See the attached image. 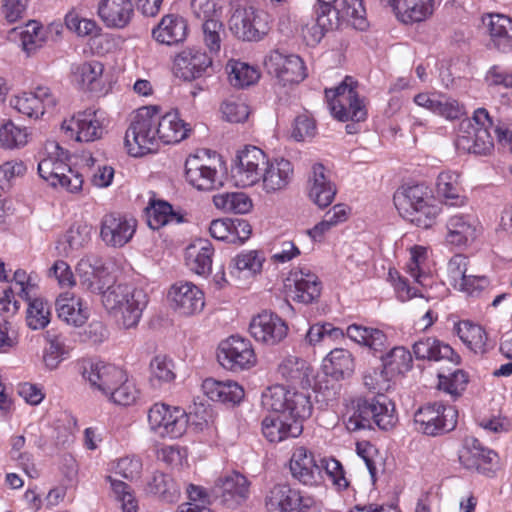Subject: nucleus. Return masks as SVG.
<instances>
[{
  "label": "nucleus",
  "mask_w": 512,
  "mask_h": 512,
  "mask_svg": "<svg viewBox=\"0 0 512 512\" xmlns=\"http://www.w3.org/2000/svg\"><path fill=\"white\" fill-rule=\"evenodd\" d=\"M80 284L93 293H101L110 286V276L102 258L97 255H87L83 257L76 267Z\"/></svg>",
  "instance_id": "6ab92c4d"
},
{
  "label": "nucleus",
  "mask_w": 512,
  "mask_h": 512,
  "mask_svg": "<svg viewBox=\"0 0 512 512\" xmlns=\"http://www.w3.org/2000/svg\"><path fill=\"white\" fill-rule=\"evenodd\" d=\"M278 372L289 383L303 389L311 386L312 369L309 363L296 356H288L278 367Z\"/></svg>",
  "instance_id": "a18cd8bd"
},
{
  "label": "nucleus",
  "mask_w": 512,
  "mask_h": 512,
  "mask_svg": "<svg viewBox=\"0 0 512 512\" xmlns=\"http://www.w3.org/2000/svg\"><path fill=\"white\" fill-rule=\"evenodd\" d=\"M226 70L230 84L237 88L253 85L260 77L255 67L239 60H230L226 65Z\"/></svg>",
  "instance_id": "09e8293b"
},
{
  "label": "nucleus",
  "mask_w": 512,
  "mask_h": 512,
  "mask_svg": "<svg viewBox=\"0 0 512 512\" xmlns=\"http://www.w3.org/2000/svg\"><path fill=\"white\" fill-rule=\"evenodd\" d=\"M303 431V425L292 422L287 414H271L262 420V433L271 443H278L288 438H296Z\"/></svg>",
  "instance_id": "bb28decb"
},
{
  "label": "nucleus",
  "mask_w": 512,
  "mask_h": 512,
  "mask_svg": "<svg viewBox=\"0 0 512 512\" xmlns=\"http://www.w3.org/2000/svg\"><path fill=\"white\" fill-rule=\"evenodd\" d=\"M107 397L115 404L128 406L136 402L139 397V391L125 374V378L121 383H118L112 388L111 393H108Z\"/></svg>",
  "instance_id": "0e129e2a"
},
{
  "label": "nucleus",
  "mask_w": 512,
  "mask_h": 512,
  "mask_svg": "<svg viewBox=\"0 0 512 512\" xmlns=\"http://www.w3.org/2000/svg\"><path fill=\"white\" fill-rule=\"evenodd\" d=\"M457 410L441 403H429L420 407L414 415L418 432L428 436H438L452 431L457 424Z\"/></svg>",
  "instance_id": "0eeeda50"
},
{
  "label": "nucleus",
  "mask_w": 512,
  "mask_h": 512,
  "mask_svg": "<svg viewBox=\"0 0 512 512\" xmlns=\"http://www.w3.org/2000/svg\"><path fill=\"white\" fill-rule=\"evenodd\" d=\"M97 13L106 27L122 29L131 22L134 6L131 0H101Z\"/></svg>",
  "instance_id": "a878e982"
},
{
  "label": "nucleus",
  "mask_w": 512,
  "mask_h": 512,
  "mask_svg": "<svg viewBox=\"0 0 512 512\" xmlns=\"http://www.w3.org/2000/svg\"><path fill=\"white\" fill-rule=\"evenodd\" d=\"M309 184V198L319 208H326L333 202L337 189L326 174L325 167L322 164L316 163L312 166Z\"/></svg>",
  "instance_id": "c85d7f7f"
},
{
  "label": "nucleus",
  "mask_w": 512,
  "mask_h": 512,
  "mask_svg": "<svg viewBox=\"0 0 512 512\" xmlns=\"http://www.w3.org/2000/svg\"><path fill=\"white\" fill-rule=\"evenodd\" d=\"M459 338L475 353H484L487 350V334L477 324L469 321H461L456 326Z\"/></svg>",
  "instance_id": "de8ad7c7"
},
{
  "label": "nucleus",
  "mask_w": 512,
  "mask_h": 512,
  "mask_svg": "<svg viewBox=\"0 0 512 512\" xmlns=\"http://www.w3.org/2000/svg\"><path fill=\"white\" fill-rule=\"evenodd\" d=\"M156 126L158 141L164 144L179 143L191 131L189 125L180 119L177 112H168L161 115L160 108L156 106Z\"/></svg>",
  "instance_id": "2f4dec72"
},
{
  "label": "nucleus",
  "mask_w": 512,
  "mask_h": 512,
  "mask_svg": "<svg viewBox=\"0 0 512 512\" xmlns=\"http://www.w3.org/2000/svg\"><path fill=\"white\" fill-rule=\"evenodd\" d=\"M438 378L439 388L455 398L462 394L469 382L468 374L461 369L454 371L448 376L439 374Z\"/></svg>",
  "instance_id": "69168bd1"
},
{
  "label": "nucleus",
  "mask_w": 512,
  "mask_h": 512,
  "mask_svg": "<svg viewBox=\"0 0 512 512\" xmlns=\"http://www.w3.org/2000/svg\"><path fill=\"white\" fill-rule=\"evenodd\" d=\"M382 366L394 376L395 374H403L412 367V355L409 350L404 347H394L385 356L380 357Z\"/></svg>",
  "instance_id": "6e6d98bb"
},
{
  "label": "nucleus",
  "mask_w": 512,
  "mask_h": 512,
  "mask_svg": "<svg viewBox=\"0 0 512 512\" xmlns=\"http://www.w3.org/2000/svg\"><path fill=\"white\" fill-rule=\"evenodd\" d=\"M293 175V165L289 160L280 158L270 161L267 158V165H265L260 181L267 193H274L285 189Z\"/></svg>",
  "instance_id": "cd10ccee"
},
{
  "label": "nucleus",
  "mask_w": 512,
  "mask_h": 512,
  "mask_svg": "<svg viewBox=\"0 0 512 512\" xmlns=\"http://www.w3.org/2000/svg\"><path fill=\"white\" fill-rule=\"evenodd\" d=\"M28 133L26 128H20L11 121L0 127V146L5 149H14L27 143Z\"/></svg>",
  "instance_id": "e2e57ef3"
},
{
  "label": "nucleus",
  "mask_w": 512,
  "mask_h": 512,
  "mask_svg": "<svg viewBox=\"0 0 512 512\" xmlns=\"http://www.w3.org/2000/svg\"><path fill=\"white\" fill-rule=\"evenodd\" d=\"M82 375L92 387L98 389L105 396L111 393L112 388L125 378V372L122 369L103 362L88 363L84 366Z\"/></svg>",
  "instance_id": "b1692460"
},
{
  "label": "nucleus",
  "mask_w": 512,
  "mask_h": 512,
  "mask_svg": "<svg viewBox=\"0 0 512 512\" xmlns=\"http://www.w3.org/2000/svg\"><path fill=\"white\" fill-rule=\"evenodd\" d=\"M338 25L339 23L333 17L325 18L324 16L316 15L315 23L303 28V35L310 44H317L326 32L337 28Z\"/></svg>",
  "instance_id": "774afa93"
},
{
  "label": "nucleus",
  "mask_w": 512,
  "mask_h": 512,
  "mask_svg": "<svg viewBox=\"0 0 512 512\" xmlns=\"http://www.w3.org/2000/svg\"><path fill=\"white\" fill-rule=\"evenodd\" d=\"M267 158L266 154L256 146H247L239 151L231 169L236 185L249 187L258 183L267 165Z\"/></svg>",
  "instance_id": "9b49d317"
},
{
  "label": "nucleus",
  "mask_w": 512,
  "mask_h": 512,
  "mask_svg": "<svg viewBox=\"0 0 512 512\" xmlns=\"http://www.w3.org/2000/svg\"><path fill=\"white\" fill-rule=\"evenodd\" d=\"M477 225L478 221L472 214H453L446 222V239L456 246L465 245L476 238Z\"/></svg>",
  "instance_id": "72a5a7b5"
},
{
  "label": "nucleus",
  "mask_w": 512,
  "mask_h": 512,
  "mask_svg": "<svg viewBox=\"0 0 512 512\" xmlns=\"http://www.w3.org/2000/svg\"><path fill=\"white\" fill-rule=\"evenodd\" d=\"M102 113L98 110L87 109L78 112L71 119L62 123V129L79 142H93L102 137L104 128Z\"/></svg>",
  "instance_id": "dca6fc26"
},
{
  "label": "nucleus",
  "mask_w": 512,
  "mask_h": 512,
  "mask_svg": "<svg viewBox=\"0 0 512 512\" xmlns=\"http://www.w3.org/2000/svg\"><path fill=\"white\" fill-rule=\"evenodd\" d=\"M146 490L148 493L157 495L163 501L169 503L177 501L180 495V487L175 483L173 478L162 472H156L153 475Z\"/></svg>",
  "instance_id": "8fccbe9b"
},
{
  "label": "nucleus",
  "mask_w": 512,
  "mask_h": 512,
  "mask_svg": "<svg viewBox=\"0 0 512 512\" xmlns=\"http://www.w3.org/2000/svg\"><path fill=\"white\" fill-rule=\"evenodd\" d=\"M355 366L353 354L344 348L331 350L323 360L325 373L336 380L350 378L355 371Z\"/></svg>",
  "instance_id": "a19ab883"
},
{
  "label": "nucleus",
  "mask_w": 512,
  "mask_h": 512,
  "mask_svg": "<svg viewBox=\"0 0 512 512\" xmlns=\"http://www.w3.org/2000/svg\"><path fill=\"white\" fill-rule=\"evenodd\" d=\"M325 95L332 115L339 121L346 122L351 120L361 122L366 119L367 112L365 106L358 98L351 77L347 76L334 89H326Z\"/></svg>",
  "instance_id": "423d86ee"
},
{
  "label": "nucleus",
  "mask_w": 512,
  "mask_h": 512,
  "mask_svg": "<svg viewBox=\"0 0 512 512\" xmlns=\"http://www.w3.org/2000/svg\"><path fill=\"white\" fill-rule=\"evenodd\" d=\"M13 31H19L22 47L28 54L34 53L47 41V31L37 21H29L25 26L14 28Z\"/></svg>",
  "instance_id": "3c124183"
},
{
  "label": "nucleus",
  "mask_w": 512,
  "mask_h": 512,
  "mask_svg": "<svg viewBox=\"0 0 512 512\" xmlns=\"http://www.w3.org/2000/svg\"><path fill=\"white\" fill-rule=\"evenodd\" d=\"M230 31L244 41H258L268 33L266 14L253 6H237L230 19Z\"/></svg>",
  "instance_id": "1a4fd4ad"
},
{
  "label": "nucleus",
  "mask_w": 512,
  "mask_h": 512,
  "mask_svg": "<svg viewBox=\"0 0 512 512\" xmlns=\"http://www.w3.org/2000/svg\"><path fill=\"white\" fill-rule=\"evenodd\" d=\"M312 404L309 395L304 392H288L285 414L292 422L303 425V421L311 416Z\"/></svg>",
  "instance_id": "864d4df0"
},
{
  "label": "nucleus",
  "mask_w": 512,
  "mask_h": 512,
  "mask_svg": "<svg viewBox=\"0 0 512 512\" xmlns=\"http://www.w3.org/2000/svg\"><path fill=\"white\" fill-rule=\"evenodd\" d=\"M493 139L489 130L473 128L471 121H461L456 147L460 151L476 155H487L493 149Z\"/></svg>",
  "instance_id": "5701e85b"
},
{
  "label": "nucleus",
  "mask_w": 512,
  "mask_h": 512,
  "mask_svg": "<svg viewBox=\"0 0 512 512\" xmlns=\"http://www.w3.org/2000/svg\"><path fill=\"white\" fill-rule=\"evenodd\" d=\"M265 256L258 250L242 251L233 257L229 264V273L239 280H249L262 272Z\"/></svg>",
  "instance_id": "c9c22d12"
},
{
  "label": "nucleus",
  "mask_w": 512,
  "mask_h": 512,
  "mask_svg": "<svg viewBox=\"0 0 512 512\" xmlns=\"http://www.w3.org/2000/svg\"><path fill=\"white\" fill-rule=\"evenodd\" d=\"M399 214L418 227L430 228L440 212L429 190L424 185H413L398 190L393 197Z\"/></svg>",
  "instance_id": "7ed1b4c3"
},
{
  "label": "nucleus",
  "mask_w": 512,
  "mask_h": 512,
  "mask_svg": "<svg viewBox=\"0 0 512 512\" xmlns=\"http://www.w3.org/2000/svg\"><path fill=\"white\" fill-rule=\"evenodd\" d=\"M216 164V156L210 157L207 150L190 155L185 162L186 180L198 190L208 191L221 186Z\"/></svg>",
  "instance_id": "9d476101"
},
{
  "label": "nucleus",
  "mask_w": 512,
  "mask_h": 512,
  "mask_svg": "<svg viewBox=\"0 0 512 512\" xmlns=\"http://www.w3.org/2000/svg\"><path fill=\"white\" fill-rule=\"evenodd\" d=\"M249 333L257 342L273 346L286 338L288 326L276 313L265 310L251 319Z\"/></svg>",
  "instance_id": "2eb2a0df"
},
{
  "label": "nucleus",
  "mask_w": 512,
  "mask_h": 512,
  "mask_svg": "<svg viewBox=\"0 0 512 512\" xmlns=\"http://www.w3.org/2000/svg\"><path fill=\"white\" fill-rule=\"evenodd\" d=\"M202 389L209 399L221 403L237 404L244 397V389L233 381L206 379L202 383Z\"/></svg>",
  "instance_id": "37998d69"
},
{
  "label": "nucleus",
  "mask_w": 512,
  "mask_h": 512,
  "mask_svg": "<svg viewBox=\"0 0 512 512\" xmlns=\"http://www.w3.org/2000/svg\"><path fill=\"white\" fill-rule=\"evenodd\" d=\"M28 304L26 322L29 328L39 330L45 328L50 322V307L42 298L26 301Z\"/></svg>",
  "instance_id": "bf43d9fd"
},
{
  "label": "nucleus",
  "mask_w": 512,
  "mask_h": 512,
  "mask_svg": "<svg viewBox=\"0 0 512 512\" xmlns=\"http://www.w3.org/2000/svg\"><path fill=\"white\" fill-rule=\"evenodd\" d=\"M315 503L312 495L285 484L274 485L265 497L267 512H308Z\"/></svg>",
  "instance_id": "f8f14e48"
},
{
  "label": "nucleus",
  "mask_w": 512,
  "mask_h": 512,
  "mask_svg": "<svg viewBox=\"0 0 512 512\" xmlns=\"http://www.w3.org/2000/svg\"><path fill=\"white\" fill-rule=\"evenodd\" d=\"M46 149L49 156L39 162V175L53 186L60 185L69 192H78L83 185V175L65 162L67 151L56 142L49 143Z\"/></svg>",
  "instance_id": "20e7f679"
},
{
  "label": "nucleus",
  "mask_w": 512,
  "mask_h": 512,
  "mask_svg": "<svg viewBox=\"0 0 512 512\" xmlns=\"http://www.w3.org/2000/svg\"><path fill=\"white\" fill-rule=\"evenodd\" d=\"M449 274L454 287L469 296H478L489 285L487 277L466 273V258L461 255H456L450 260Z\"/></svg>",
  "instance_id": "393cba45"
},
{
  "label": "nucleus",
  "mask_w": 512,
  "mask_h": 512,
  "mask_svg": "<svg viewBox=\"0 0 512 512\" xmlns=\"http://www.w3.org/2000/svg\"><path fill=\"white\" fill-rule=\"evenodd\" d=\"M224 36V26L219 17L203 21L202 39L210 54H217L220 51Z\"/></svg>",
  "instance_id": "052dcab7"
},
{
  "label": "nucleus",
  "mask_w": 512,
  "mask_h": 512,
  "mask_svg": "<svg viewBox=\"0 0 512 512\" xmlns=\"http://www.w3.org/2000/svg\"><path fill=\"white\" fill-rule=\"evenodd\" d=\"M289 469L292 477L303 485L317 486L322 482V466L316 462L313 452L304 446L293 449Z\"/></svg>",
  "instance_id": "a211bd4d"
},
{
  "label": "nucleus",
  "mask_w": 512,
  "mask_h": 512,
  "mask_svg": "<svg viewBox=\"0 0 512 512\" xmlns=\"http://www.w3.org/2000/svg\"><path fill=\"white\" fill-rule=\"evenodd\" d=\"M57 103L50 88L38 86L34 91L23 92L11 100V106L18 112L30 117L39 118Z\"/></svg>",
  "instance_id": "aec40b11"
},
{
  "label": "nucleus",
  "mask_w": 512,
  "mask_h": 512,
  "mask_svg": "<svg viewBox=\"0 0 512 512\" xmlns=\"http://www.w3.org/2000/svg\"><path fill=\"white\" fill-rule=\"evenodd\" d=\"M170 222H182V216L173 211L172 206L164 201H159L153 206V211L149 216V225L153 229H158Z\"/></svg>",
  "instance_id": "338daca9"
},
{
  "label": "nucleus",
  "mask_w": 512,
  "mask_h": 512,
  "mask_svg": "<svg viewBox=\"0 0 512 512\" xmlns=\"http://www.w3.org/2000/svg\"><path fill=\"white\" fill-rule=\"evenodd\" d=\"M266 71L283 86L298 84L307 76L302 59L294 54H285L276 49L264 60Z\"/></svg>",
  "instance_id": "ddd939ff"
},
{
  "label": "nucleus",
  "mask_w": 512,
  "mask_h": 512,
  "mask_svg": "<svg viewBox=\"0 0 512 512\" xmlns=\"http://www.w3.org/2000/svg\"><path fill=\"white\" fill-rule=\"evenodd\" d=\"M392 377L383 366L364 374V386L374 395L372 397H359L352 401L345 422L349 431L372 429L373 425L382 430H388L394 426L397 421L394 414L395 406L385 395L392 387Z\"/></svg>",
  "instance_id": "f257e3e1"
},
{
  "label": "nucleus",
  "mask_w": 512,
  "mask_h": 512,
  "mask_svg": "<svg viewBox=\"0 0 512 512\" xmlns=\"http://www.w3.org/2000/svg\"><path fill=\"white\" fill-rule=\"evenodd\" d=\"M346 335L357 344L369 348L373 353H381L387 347V337L378 328L352 324L347 327Z\"/></svg>",
  "instance_id": "49530a36"
},
{
  "label": "nucleus",
  "mask_w": 512,
  "mask_h": 512,
  "mask_svg": "<svg viewBox=\"0 0 512 512\" xmlns=\"http://www.w3.org/2000/svg\"><path fill=\"white\" fill-rule=\"evenodd\" d=\"M216 208L227 213L245 214L252 208L251 199L243 192H228L213 196Z\"/></svg>",
  "instance_id": "5fc2aeb1"
},
{
  "label": "nucleus",
  "mask_w": 512,
  "mask_h": 512,
  "mask_svg": "<svg viewBox=\"0 0 512 512\" xmlns=\"http://www.w3.org/2000/svg\"><path fill=\"white\" fill-rule=\"evenodd\" d=\"M214 493L229 507L237 506L248 498L249 482L242 474L233 472L218 480Z\"/></svg>",
  "instance_id": "c756f323"
},
{
  "label": "nucleus",
  "mask_w": 512,
  "mask_h": 512,
  "mask_svg": "<svg viewBox=\"0 0 512 512\" xmlns=\"http://www.w3.org/2000/svg\"><path fill=\"white\" fill-rule=\"evenodd\" d=\"M156 106L137 110L125 134V144L132 156L138 157L157 149Z\"/></svg>",
  "instance_id": "39448f33"
},
{
  "label": "nucleus",
  "mask_w": 512,
  "mask_h": 512,
  "mask_svg": "<svg viewBox=\"0 0 512 512\" xmlns=\"http://www.w3.org/2000/svg\"><path fill=\"white\" fill-rule=\"evenodd\" d=\"M413 353L417 359L440 361L448 360L454 364L460 362V356L448 345L434 337H424L413 345Z\"/></svg>",
  "instance_id": "58836bf2"
},
{
  "label": "nucleus",
  "mask_w": 512,
  "mask_h": 512,
  "mask_svg": "<svg viewBox=\"0 0 512 512\" xmlns=\"http://www.w3.org/2000/svg\"><path fill=\"white\" fill-rule=\"evenodd\" d=\"M58 317L69 325L82 326L88 319L87 307L82 300L71 293L61 294L55 302Z\"/></svg>",
  "instance_id": "ea45409f"
},
{
  "label": "nucleus",
  "mask_w": 512,
  "mask_h": 512,
  "mask_svg": "<svg viewBox=\"0 0 512 512\" xmlns=\"http://www.w3.org/2000/svg\"><path fill=\"white\" fill-rule=\"evenodd\" d=\"M364 0H341L339 21L341 19L351 22L354 28L364 30L368 26L366 21V9Z\"/></svg>",
  "instance_id": "4d7b16f0"
},
{
  "label": "nucleus",
  "mask_w": 512,
  "mask_h": 512,
  "mask_svg": "<svg viewBox=\"0 0 512 512\" xmlns=\"http://www.w3.org/2000/svg\"><path fill=\"white\" fill-rule=\"evenodd\" d=\"M104 65L96 60L83 62L73 69L75 81L88 90H95L100 86Z\"/></svg>",
  "instance_id": "603ef678"
},
{
  "label": "nucleus",
  "mask_w": 512,
  "mask_h": 512,
  "mask_svg": "<svg viewBox=\"0 0 512 512\" xmlns=\"http://www.w3.org/2000/svg\"><path fill=\"white\" fill-rule=\"evenodd\" d=\"M102 303L124 328L135 327L147 306V294L142 289L127 284L108 286L102 295Z\"/></svg>",
  "instance_id": "f03ea898"
},
{
  "label": "nucleus",
  "mask_w": 512,
  "mask_h": 512,
  "mask_svg": "<svg viewBox=\"0 0 512 512\" xmlns=\"http://www.w3.org/2000/svg\"><path fill=\"white\" fill-rule=\"evenodd\" d=\"M294 286L293 299L309 304L316 300L321 293V283L318 277L308 269H296L291 271L287 279Z\"/></svg>",
  "instance_id": "473e14b6"
},
{
  "label": "nucleus",
  "mask_w": 512,
  "mask_h": 512,
  "mask_svg": "<svg viewBox=\"0 0 512 512\" xmlns=\"http://www.w3.org/2000/svg\"><path fill=\"white\" fill-rule=\"evenodd\" d=\"M496 453L482 446L478 439L467 437L459 454L460 462L467 469L485 470L484 464L491 463Z\"/></svg>",
  "instance_id": "c03bdc74"
},
{
  "label": "nucleus",
  "mask_w": 512,
  "mask_h": 512,
  "mask_svg": "<svg viewBox=\"0 0 512 512\" xmlns=\"http://www.w3.org/2000/svg\"><path fill=\"white\" fill-rule=\"evenodd\" d=\"M389 5L397 18L412 24L427 19L433 13V0H380Z\"/></svg>",
  "instance_id": "7c9ffc66"
},
{
  "label": "nucleus",
  "mask_w": 512,
  "mask_h": 512,
  "mask_svg": "<svg viewBox=\"0 0 512 512\" xmlns=\"http://www.w3.org/2000/svg\"><path fill=\"white\" fill-rule=\"evenodd\" d=\"M213 255L214 248L207 239H196L186 248V265L198 275H208L212 269Z\"/></svg>",
  "instance_id": "4c0bfd02"
},
{
  "label": "nucleus",
  "mask_w": 512,
  "mask_h": 512,
  "mask_svg": "<svg viewBox=\"0 0 512 512\" xmlns=\"http://www.w3.org/2000/svg\"><path fill=\"white\" fill-rule=\"evenodd\" d=\"M148 422L151 431L165 438L181 437L188 426V416L179 407H170L163 403L154 404L148 411Z\"/></svg>",
  "instance_id": "6e6552de"
},
{
  "label": "nucleus",
  "mask_w": 512,
  "mask_h": 512,
  "mask_svg": "<svg viewBox=\"0 0 512 512\" xmlns=\"http://www.w3.org/2000/svg\"><path fill=\"white\" fill-rule=\"evenodd\" d=\"M436 191L448 207H463L467 204V198L461 194L459 174L456 172H441L437 178Z\"/></svg>",
  "instance_id": "79ce46f5"
},
{
  "label": "nucleus",
  "mask_w": 512,
  "mask_h": 512,
  "mask_svg": "<svg viewBox=\"0 0 512 512\" xmlns=\"http://www.w3.org/2000/svg\"><path fill=\"white\" fill-rule=\"evenodd\" d=\"M211 65V57L200 48H186L175 56L174 73L185 81H192L201 77Z\"/></svg>",
  "instance_id": "4be33fe9"
},
{
  "label": "nucleus",
  "mask_w": 512,
  "mask_h": 512,
  "mask_svg": "<svg viewBox=\"0 0 512 512\" xmlns=\"http://www.w3.org/2000/svg\"><path fill=\"white\" fill-rule=\"evenodd\" d=\"M288 392L284 386L275 385L268 387L261 397L263 407L274 414H284L287 404Z\"/></svg>",
  "instance_id": "680f3d73"
},
{
  "label": "nucleus",
  "mask_w": 512,
  "mask_h": 512,
  "mask_svg": "<svg viewBox=\"0 0 512 512\" xmlns=\"http://www.w3.org/2000/svg\"><path fill=\"white\" fill-rule=\"evenodd\" d=\"M137 221L119 213H109L103 216L100 226V237L110 247H123L133 237Z\"/></svg>",
  "instance_id": "f3484780"
},
{
  "label": "nucleus",
  "mask_w": 512,
  "mask_h": 512,
  "mask_svg": "<svg viewBox=\"0 0 512 512\" xmlns=\"http://www.w3.org/2000/svg\"><path fill=\"white\" fill-rule=\"evenodd\" d=\"M173 309L181 315L191 316L200 313L205 306L202 290L192 282L180 281L169 291Z\"/></svg>",
  "instance_id": "412c9836"
},
{
  "label": "nucleus",
  "mask_w": 512,
  "mask_h": 512,
  "mask_svg": "<svg viewBox=\"0 0 512 512\" xmlns=\"http://www.w3.org/2000/svg\"><path fill=\"white\" fill-rule=\"evenodd\" d=\"M482 21L488 27L492 46L503 53L512 51V19L502 14H489Z\"/></svg>",
  "instance_id": "e433bc0d"
},
{
  "label": "nucleus",
  "mask_w": 512,
  "mask_h": 512,
  "mask_svg": "<svg viewBox=\"0 0 512 512\" xmlns=\"http://www.w3.org/2000/svg\"><path fill=\"white\" fill-rule=\"evenodd\" d=\"M217 358L222 367L233 372L249 369L256 363L251 342L240 336H231L222 341Z\"/></svg>",
  "instance_id": "4468645a"
},
{
  "label": "nucleus",
  "mask_w": 512,
  "mask_h": 512,
  "mask_svg": "<svg viewBox=\"0 0 512 512\" xmlns=\"http://www.w3.org/2000/svg\"><path fill=\"white\" fill-rule=\"evenodd\" d=\"M188 33L186 20L175 14L162 17L159 24L152 29V37L161 44L175 45L183 42Z\"/></svg>",
  "instance_id": "f704fd0d"
},
{
  "label": "nucleus",
  "mask_w": 512,
  "mask_h": 512,
  "mask_svg": "<svg viewBox=\"0 0 512 512\" xmlns=\"http://www.w3.org/2000/svg\"><path fill=\"white\" fill-rule=\"evenodd\" d=\"M175 379L174 364L165 355L155 356L150 363V383L153 387H160L163 383H170Z\"/></svg>",
  "instance_id": "13d9d810"
}]
</instances>
